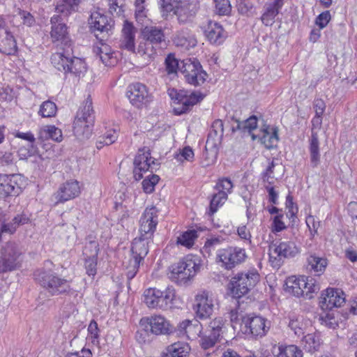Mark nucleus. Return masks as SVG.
<instances>
[{
    "label": "nucleus",
    "instance_id": "obj_1",
    "mask_svg": "<svg viewBox=\"0 0 357 357\" xmlns=\"http://www.w3.org/2000/svg\"><path fill=\"white\" fill-rule=\"evenodd\" d=\"M201 259L195 255H187L169 267V279L178 284L187 283L200 271Z\"/></svg>",
    "mask_w": 357,
    "mask_h": 357
},
{
    "label": "nucleus",
    "instance_id": "obj_2",
    "mask_svg": "<svg viewBox=\"0 0 357 357\" xmlns=\"http://www.w3.org/2000/svg\"><path fill=\"white\" fill-rule=\"evenodd\" d=\"M162 15H167L172 11L177 16L179 23L190 22L199 10V3L190 0H160Z\"/></svg>",
    "mask_w": 357,
    "mask_h": 357
},
{
    "label": "nucleus",
    "instance_id": "obj_3",
    "mask_svg": "<svg viewBox=\"0 0 357 357\" xmlns=\"http://www.w3.org/2000/svg\"><path fill=\"white\" fill-rule=\"evenodd\" d=\"M260 276L256 271L238 273L229 283V290L234 298H240L249 293L259 281Z\"/></svg>",
    "mask_w": 357,
    "mask_h": 357
},
{
    "label": "nucleus",
    "instance_id": "obj_4",
    "mask_svg": "<svg viewBox=\"0 0 357 357\" xmlns=\"http://www.w3.org/2000/svg\"><path fill=\"white\" fill-rule=\"evenodd\" d=\"M144 302L149 308L167 310L175 298V290L168 287L164 290L150 287L144 290Z\"/></svg>",
    "mask_w": 357,
    "mask_h": 357
},
{
    "label": "nucleus",
    "instance_id": "obj_5",
    "mask_svg": "<svg viewBox=\"0 0 357 357\" xmlns=\"http://www.w3.org/2000/svg\"><path fill=\"white\" fill-rule=\"evenodd\" d=\"M301 248L294 241H280L271 243L268 247L269 263L273 268H278L284 259L297 256Z\"/></svg>",
    "mask_w": 357,
    "mask_h": 357
},
{
    "label": "nucleus",
    "instance_id": "obj_6",
    "mask_svg": "<svg viewBox=\"0 0 357 357\" xmlns=\"http://www.w3.org/2000/svg\"><path fill=\"white\" fill-rule=\"evenodd\" d=\"M218 305L216 296L207 290H201L195 296L192 310L197 319L206 320L213 315Z\"/></svg>",
    "mask_w": 357,
    "mask_h": 357
},
{
    "label": "nucleus",
    "instance_id": "obj_7",
    "mask_svg": "<svg viewBox=\"0 0 357 357\" xmlns=\"http://www.w3.org/2000/svg\"><path fill=\"white\" fill-rule=\"evenodd\" d=\"M246 258L245 249L239 247L228 246L218 249L216 252V262L227 270H231L244 262Z\"/></svg>",
    "mask_w": 357,
    "mask_h": 357
},
{
    "label": "nucleus",
    "instance_id": "obj_8",
    "mask_svg": "<svg viewBox=\"0 0 357 357\" xmlns=\"http://www.w3.org/2000/svg\"><path fill=\"white\" fill-rule=\"evenodd\" d=\"M36 275L40 284L52 295H58L70 290L69 282L54 273L40 271Z\"/></svg>",
    "mask_w": 357,
    "mask_h": 357
},
{
    "label": "nucleus",
    "instance_id": "obj_9",
    "mask_svg": "<svg viewBox=\"0 0 357 357\" xmlns=\"http://www.w3.org/2000/svg\"><path fill=\"white\" fill-rule=\"evenodd\" d=\"M151 238L142 236L135 238L132 243L131 252L132 259L130 260V267L127 273L129 279L133 278L138 271L140 263L149 252L148 244Z\"/></svg>",
    "mask_w": 357,
    "mask_h": 357
},
{
    "label": "nucleus",
    "instance_id": "obj_10",
    "mask_svg": "<svg viewBox=\"0 0 357 357\" xmlns=\"http://www.w3.org/2000/svg\"><path fill=\"white\" fill-rule=\"evenodd\" d=\"M227 331L226 321L222 317H215L211 320L206 331L202 335L201 345L204 349L213 347L220 337L223 336Z\"/></svg>",
    "mask_w": 357,
    "mask_h": 357
},
{
    "label": "nucleus",
    "instance_id": "obj_11",
    "mask_svg": "<svg viewBox=\"0 0 357 357\" xmlns=\"http://www.w3.org/2000/svg\"><path fill=\"white\" fill-rule=\"evenodd\" d=\"M270 326V321L263 317L246 315L243 317V323H241L240 330L245 335L261 337L268 333Z\"/></svg>",
    "mask_w": 357,
    "mask_h": 357
},
{
    "label": "nucleus",
    "instance_id": "obj_12",
    "mask_svg": "<svg viewBox=\"0 0 357 357\" xmlns=\"http://www.w3.org/2000/svg\"><path fill=\"white\" fill-rule=\"evenodd\" d=\"M26 184V178L20 174L0 175V199L19 195Z\"/></svg>",
    "mask_w": 357,
    "mask_h": 357
},
{
    "label": "nucleus",
    "instance_id": "obj_13",
    "mask_svg": "<svg viewBox=\"0 0 357 357\" xmlns=\"http://www.w3.org/2000/svg\"><path fill=\"white\" fill-rule=\"evenodd\" d=\"M50 37L52 43L57 47H66V53L72 50L73 42L70 39L68 26L65 23L60 22V17L54 15L51 18Z\"/></svg>",
    "mask_w": 357,
    "mask_h": 357
},
{
    "label": "nucleus",
    "instance_id": "obj_14",
    "mask_svg": "<svg viewBox=\"0 0 357 357\" xmlns=\"http://www.w3.org/2000/svg\"><path fill=\"white\" fill-rule=\"evenodd\" d=\"M21 248L13 242L7 243L1 250L0 273L15 269L20 264Z\"/></svg>",
    "mask_w": 357,
    "mask_h": 357
},
{
    "label": "nucleus",
    "instance_id": "obj_15",
    "mask_svg": "<svg viewBox=\"0 0 357 357\" xmlns=\"http://www.w3.org/2000/svg\"><path fill=\"white\" fill-rule=\"evenodd\" d=\"M181 63L180 71L188 84L197 86L205 82L208 75L198 61L186 59L182 61Z\"/></svg>",
    "mask_w": 357,
    "mask_h": 357
},
{
    "label": "nucleus",
    "instance_id": "obj_16",
    "mask_svg": "<svg viewBox=\"0 0 357 357\" xmlns=\"http://www.w3.org/2000/svg\"><path fill=\"white\" fill-rule=\"evenodd\" d=\"M82 192L79 182L75 179H70L60 185L53 197L55 204H63L78 197Z\"/></svg>",
    "mask_w": 357,
    "mask_h": 357
},
{
    "label": "nucleus",
    "instance_id": "obj_17",
    "mask_svg": "<svg viewBox=\"0 0 357 357\" xmlns=\"http://www.w3.org/2000/svg\"><path fill=\"white\" fill-rule=\"evenodd\" d=\"M320 306L323 310L340 307L346 302L344 292L338 288L328 287L321 292Z\"/></svg>",
    "mask_w": 357,
    "mask_h": 357
},
{
    "label": "nucleus",
    "instance_id": "obj_18",
    "mask_svg": "<svg viewBox=\"0 0 357 357\" xmlns=\"http://www.w3.org/2000/svg\"><path fill=\"white\" fill-rule=\"evenodd\" d=\"M158 210L152 206L146 208L139 220V234L142 236L151 238L158 222Z\"/></svg>",
    "mask_w": 357,
    "mask_h": 357
},
{
    "label": "nucleus",
    "instance_id": "obj_19",
    "mask_svg": "<svg viewBox=\"0 0 357 357\" xmlns=\"http://www.w3.org/2000/svg\"><path fill=\"white\" fill-rule=\"evenodd\" d=\"M146 330L154 335H169L174 331V326L165 317L152 315L143 320Z\"/></svg>",
    "mask_w": 357,
    "mask_h": 357
},
{
    "label": "nucleus",
    "instance_id": "obj_20",
    "mask_svg": "<svg viewBox=\"0 0 357 357\" xmlns=\"http://www.w3.org/2000/svg\"><path fill=\"white\" fill-rule=\"evenodd\" d=\"M252 140L259 139L267 149L276 148L279 141L278 129L264 124L259 130L257 135L252 134Z\"/></svg>",
    "mask_w": 357,
    "mask_h": 357
},
{
    "label": "nucleus",
    "instance_id": "obj_21",
    "mask_svg": "<svg viewBox=\"0 0 357 357\" xmlns=\"http://www.w3.org/2000/svg\"><path fill=\"white\" fill-rule=\"evenodd\" d=\"M224 132L223 122L220 119H216L211 126L206 142V150L210 151L211 154H217V150L221 144Z\"/></svg>",
    "mask_w": 357,
    "mask_h": 357
},
{
    "label": "nucleus",
    "instance_id": "obj_22",
    "mask_svg": "<svg viewBox=\"0 0 357 357\" xmlns=\"http://www.w3.org/2000/svg\"><path fill=\"white\" fill-rule=\"evenodd\" d=\"M128 97L131 104L140 108L151 101V96L145 85L135 83L130 86Z\"/></svg>",
    "mask_w": 357,
    "mask_h": 357
},
{
    "label": "nucleus",
    "instance_id": "obj_23",
    "mask_svg": "<svg viewBox=\"0 0 357 357\" xmlns=\"http://www.w3.org/2000/svg\"><path fill=\"white\" fill-rule=\"evenodd\" d=\"M160 161L155 158H135L133 165V177L135 181H139L142 178L143 174L148 171L153 172L156 170Z\"/></svg>",
    "mask_w": 357,
    "mask_h": 357
},
{
    "label": "nucleus",
    "instance_id": "obj_24",
    "mask_svg": "<svg viewBox=\"0 0 357 357\" xmlns=\"http://www.w3.org/2000/svg\"><path fill=\"white\" fill-rule=\"evenodd\" d=\"M137 29L132 23L126 20L124 21L121 30V38L119 47L121 49L135 52V34Z\"/></svg>",
    "mask_w": 357,
    "mask_h": 357
},
{
    "label": "nucleus",
    "instance_id": "obj_25",
    "mask_svg": "<svg viewBox=\"0 0 357 357\" xmlns=\"http://www.w3.org/2000/svg\"><path fill=\"white\" fill-rule=\"evenodd\" d=\"M199 319L191 321L185 319L181 321L177 326V331L180 336H186L188 338H195L203 334L202 325L198 321Z\"/></svg>",
    "mask_w": 357,
    "mask_h": 357
},
{
    "label": "nucleus",
    "instance_id": "obj_26",
    "mask_svg": "<svg viewBox=\"0 0 357 357\" xmlns=\"http://www.w3.org/2000/svg\"><path fill=\"white\" fill-rule=\"evenodd\" d=\"M98 250V245L94 242H90L84 250V254L87 257L85 259V268L89 276H94L96 274Z\"/></svg>",
    "mask_w": 357,
    "mask_h": 357
},
{
    "label": "nucleus",
    "instance_id": "obj_27",
    "mask_svg": "<svg viewBox=\"0 0 357 357\" xmlns=\"http://www.w3.org/2000/svg\"><path fill=\"white\" fill-rule=\"evenodd\" d=\"M140 35L142 39L148 40L158 47L165 41L164 30L159 26H145L141 29Z\"/></svg>",
    "mask_w": 357,
    "mask_h": 357
},
{
    "label": "nucleus",
    "instance_id": "obj_28",
    "mask_svg": "<svg viewBox=\"0 0 357 357\" xmlns=\"http://www.w3.org/2000/svg\"><path fill=\"white\" fill-rule=\"evenodd\" d=\"M289 327L296 336L301 337L305 333L310 332L312 326L311 321L303 316H292L289 322Z\"/></svg>",
    "mask_w": 357,
    "mask_h": 357
},
{
    "label": "nucleus",
    "instance_id": "obj_29",
    "mask_svg": "<svg viewBox=\"0 0 357 357\" xmlns=\"http://www.w3.org/2000/svg\"><path fill=\"white\" fill-rule=\"evenodd\" d=\"M60 49L61 51H58L52 55L51 61L57 70L66 73L68 70H69L68 66L73 59L70 57L72 50L68 53H66V47H61Z\"/></svg>",
    "mask_w": 357,
    "mask_h": 357
},
{
    "label": "nucleus",
    "instance_id": "obj_30",
    "mask_svg": "<svg viewBox=\"0 0 357 357\" xmlns=\"http://www.w3.org/2000/svg\"><path fill=\"white\" fill-rule=\"evenodd\" d=\"M273 357H303L302 350L294 344H273L271 347Z\"/></svg>",
    "mask_w": 357,
    "mask_h": 357
},
{
    "label": "nucleus",
    "instance_id": "obj_31",
    "mask_svg": "<svg viewBox=\"0 0 357 357\" xmlns=\"http://www.w3.org/2000/svg\"><path fill=\"white\" fill-rule=\"evenodd\" d=\"M30 222V218L25 213H22L15 215L12 221L8 223L0 222V241L1 240V234L8 233L14 234L17 227L20 225L28 224Z\"/></svg>",
    "mask_w": 357,
    "mask_h": 357
},
{
    "label": "nucleus",
    "instance_id": "obj_32",
    "mask_svg": "<svg viewBox=\"0 0 357 357\" xmlns=\"http://www.w3.org/2000/svg\"><path fill=\"white\" fill-rule=\"evenodd\" d=\"M190 347L184 342H176L167 346L162 354V357H187Z\"/></svg>",
    "mask_w": 357,
    "mask_h": 357
},
{
    "label": "nucleus",
    "instance_id": "obj_33",
    "mask_svg": "<svg viewBox=\"0 0 357 357\" xmlns=\"http://www.w3.org/2000/svg\"><path fill=\"white\" fill-rule=\"evenodd\" d=\"M17 50L15 37L9 31H4L0 34V52L7 54H14Z\"/></svg>",
    "mask_w": 357,
    "mask_h": 357
},
{
    "label": "nucleus",
    "instance_id": "obj_34",
    "mask_svg": "<svg viewBox=\"0 0 357 357\" xmlns=\"http://www.w3.org/2000/svg\"><path fill=\"white\" fill-rule=\"evenodd\" d=\"M89 24L91 27L101 33L108 32L112 28L111 20L100 13L99 11H94L91 13Z\"/></svg>",
    "mask_w": 357,
    "mask_h": 357
},
{
    "label": "nucleus",
    "instance_id": "obj_35",
    "mask_svg": "<svg viewBox=\"0 0 357 357\" xmlns=\"http://www.w3.org/2000/svg\"><path fill=\"white\" fill-rule=\"evenodd\" d=\"M205 33L208 40L214 44L222 43L226 37L225 31L222 26L215 22H209Z\"/></svg>",
    "mask_w": 357,
    "mask_h": 357
},
{
    "label": "nucleus",
    "instance_id": "obj_36",
    "mask_svg": "<svg viewBox=\"0 0 357 357\" xmlns=\"http://www.w3.org/2000/svg\"><path fill=\"white\" fill-rule=\"evenodd\" d=\"M94 123L89 124L87 120L75 118L74 134L79 139H88L92 134Z\"/></svg>",
    "mask_w": 357,
    "mask_h": 357
},
{
    "label": "nucleus",
    "instance_id": "obj_37",
    "mask_svg": "<svg viewBox=\"0 0 357 357\" xmlns=\"http://www.w3.org/2000/svg\"><path fill=\"white\" fill-rule=\"evenodd\" d=\"M283 5L282 0H274L267 5L266 11L261 16V21L266 26H271L274 22L275 17Z\"/></svg>",
    "mask_w": 357,
    "mask_h": 357
},
{
    "label": "nucleus",
    "instance_id": "obj_38",
    "mask_svg": "<svg viewBox=\"0 0 357 357\" xmlns=\"http://www.w3.org/2000/svg\"><path fill=\"white\" fill-rule=\"evenodd\" d=\"M204 95L199 91L192 92L190 95L180 100L182 108L175 107L174 111L177 114L186 112L192 106L196 105L203 100Z\"/></svg>",
    "mask_w": 357,
    "mask_h": 357
},
{
    "label": "nucleus",
    "instance_id": "obj_39",
    "mask_svg": "<svg viewBox=\"0 0 357 357\" xmlns=\"http://www.w3.org/2000/svg\"><path fill=\"white\" fill-rule=\"evenodd\" d=\"M94 52L98 54L100 59L105 66H114L116 63V58L114 56V52L111 47L106 44H100V46L94 48Z\"/></svg>",
    "mask_w": 357,
    "mask_h": 357
},
{
    "label": "nucleus",
    "instance_id": "obj_40",
    "mask_svg": "<svg viewBox=\"0 0 357 357\" xmlns=\"http://www.w3.org/2000/svg\"><path fill=\"white\" fill-rule=\"evenodd\" d=\"M159 47L155 44H152L148 40H143L139 42L137 51L135 53L144 56L148 61L152 60L153 56L156 54V50Z\"/></svg>",
    "mask_w": 357,
    "mask_h": 357
},
{
    "label": "nucleus",
    "instance_id": "obj_41",
    "mask_svg": "<svg viewBox=\"0 0 357 357\" xmlns=\"http://www.w3.org/2000/svg\"><path fill=\"white\" fill-rule=\"evenodd\" d=\"M302 345L309 352L319 350L321 342L319 333H309L304 335L301 340Z\"/></svg>",
    "mask_w": 357,
    "mask_h": 357
},
{
    "label": "nucleus",
    "instance_id": "obj_42",
    "mask_svg": "<svg viewBox=\"0 0 357 357\" xmlns=\"http://www.w3.org/2000/svg\"><path fill=\"white\" fill-rule=\"evenodd\" d=\"M302 276H290L287 278L284 284V290L287 293L296 297L303 296V290L301 289Z\"/></svg>",
    "mask_w": 357,
    "mask_h": 357
},
{
    "label": "nucleus",
    "instance_id": "obj_43",
    "mask_svg": "<svg viewBox=\"0 0 357 357\" xmlns=\"http://www.w3.org/2000/svg\"><path fill=\"white\" fill-rule=\"evenodd\" d=\"M81 0H58L56 5V11L64 15H68L77 10Z\"/></svg>",
    "mask_w": 357,
    "mask_h": 357
},
{
    "label": "nucleus",
    "instance_id": "obj_44",
    "mask_svg": "<svg viewBox=\"0 0 357 357\" xmlns=\"http://www.w3.org/2000/svg\"><path fill=\"white\" fill-rule=\"evenodd\" d=\"M301 289L303 290V296H306L311 298V294L319 289V285L317 280L312 277L302 275Z\"/></svg>",
    "mask_w": 357,
    "mask_h": 357
},
{
    "label": "nucleus",
    "instance_id": "obj_45",
    "mask_svg": "<svg viewBox=\"0 0 357 357\" xmlns=\"http://www.w3.org/2000/svg\"><path fill=\"white\" fill-rule=\"evenodd\" d=\"M197 236L195 229L185 231L177 237L176 244L189 249L193 246Z\"/></svg>",
    "mask_w": 357,
    "mask_h": 357
},
{
    "label": "nucleus",
    "instance_id": "obj_46",
    "mask_svg": "<svg viewBox=\"0 0 357 357\" xmlns=\"http://www.w3.org/2000/svg\"><path fill=\"white\" fill-rule=\"evenodd\" d=\"M76 118L87 120L89 124L94 123L95 116L91 100L89 98L86 99L84 105L77 112Z\"/></svg>",
    "mask_w": 357,
    "mask_h": 357
},
{
    "label": "nucleus",
    "instance_id": "obj_47",
    "mask_svg": "<svg viewBox=\"0 0 357 357\" xmlns=\"http://www.w3.org/2000/svg\"><path fill=\"white\" fill-rule=\"evenodd\" d=\"M307 263L310 269L318 275L323 273L327 266L326 259L315 255H310L307 259Z\"/></svg>",
    "mask_w": 357,
    "mask_h": 357
},
{
    "label": "nucleus",
    "instance_id": "obj_48",
    "mask_svg": "<svg viewBox=\"0 0 357 357\" xmlns=\"http://www.w3.org/2000/svg\"><path fill=\"white\" fill-rule=\"evenodd\" d=\"M68 68V73L74 74L77 77L84 75L86 71V66L84 61L77 57H73Z\"/></svg>",
    "mask_w": 357,
    "mask_h": 357
},
{
    "label": "nucleus",
    "instance_id": "obj_49",
    "mask_svg": "<svg viewBox=\"0 0 357 357\" xmlns=\"http://www.w3.org/2000/svg\"><path fill=\"white\" fill-rule=\"evenodd\" d=\"M117 137L118 135L114 130L108 131L105 135L99 137L96 142V149L100 150L104 146H108L113 144Z\"/></svg>",
    "mask_w": 357,
    "mask_h": 357
},
{
    "label": "nucleus",
    "instance_id": "obj_50",
    "mask_svg": "<svg viewBox=\"0 0 357 357\" xmlns=\"http://www.w3.org/2000/svg\"><path fill=\"white\" fill-rule=\"evenodd\" d=\"M57 112V107L54 102L47 100L42 103L38 112L39 114L44 118L54 116Z\"/></svg>",
    "mask_w": 357,
    "mask_h": 357
},
{
    "label": "nucleus",
    "instance_id": "obj_51",
    "mask_svg": "<svg viewBox=\"0 0 357 357\" xmlns=\"http://www.w3.org/2000/svg\"><path fill=\"white\" fill-rule=\"evenodd\" d=\"M146 0H135V16L136 20L139 23H144L147 17V9L145 5Z\"/></svg>",
    "mask_w": 357,
    "mask_h": 357
},
{
    "label": "nucleus",
    "instance_id": "obj_52",
    "mask_svg": "<svg viewBox=\"0 0 357 357\" xmlns=\"http://www.w3.org/2000/svg\"><path fill=\"white\" fill-rule=\"evenodd\" d=\"M236 121L237 123L236 130H248L250 135L252 134V131L257 126V119L255 116H252L243 121H240L239 120Z\"/></svg>",
    "mask_w": 357,
    "mask_h": 357
},
{
    "label": "nucleus",
    "instance_id": "obj_53",
    "mask_svg": "<svg viewBox=\"0 0 357 357\" xmlns=\"http://www.w3.org/2000/svg\"><path fill=\"white\" fill-rule=\"evenodd\" d=\"M227 197L226 193L219 192L213 195L210 204V210L212 213H215L218 208L226 202Z\"/></svg>",
    "mask_w": 357,
    "mask_h": 357
},
{
    "label": "nucleus",
    "instance_id": "obj_54",
    "mask_svg": "<svg viewBox=\"0 0 357 357\" xmlns=\"http://www.w3.org/2000/svg\"><path fill=\"white\" fill-rule=\"evenodd\" d=\"M160 178L158 175L152 174L144 179L142 185L143 190L146 194L152 193L155 190V186L158 183Z\"/></svg>",
    "mask_w": 357,
    "mask_h": 357
},
{
    "label": "nucleus",
    "instance_id": "obj_55",
    "mask_svg": "<svg viewBox=\"0 0 357 357\" xmlns=\"http://www.w3.org/2000/svg\"><path fill=\"white\" fill-rule=\"evenodd\" d=\"M166 70L168 74L176 73L177 70H180L182 63H179L178 61L175 58L174 55L169 54L165 61Z\"/></svg>",
    "mask_w": 357,
    "mask_h": 357
},
{
    "label": "nucleus",
    "instance_id": "obj_56",
    "mask_svg": "<svg viewBox=\"0 0 357 357\" xmlns=\"http://www.w3.org/2000/svg\"><path fill=\"white\" fill-rule=\"evenodd\" d=\"M87 339L94 345L99 344V328L95 321H91L88 326Z\"/></svg>",
    "mask_w": 357,
    "mask_h": 357
},
{
    "label": "nucleus",
    "instance_id": "obj_57",
    "mask_svg": "<svg viewBox=\"0 0 357 357\" xmlns=\"http://www.w3.org/2000/svg\"><path fill=\"white\" fill-rule=\"evenodd\" d=\"M125 5L126 0H109V11L119 16L123 13Z\"/></svg>",
    "mask_w": 357,
    "mask_h": 357
},
{
    "label": "nucleus",
    "instance_id": "obj_58",
    "mask_svg": "<svg viewBox=\"0 0 357 357\" xmlns=\"http://www.w3.org/2000/svg\"><path fill=\"white\" fill-rule=\"evenodd\" d=\"M43 130L47 135L52 139L56 142H61L63 135L61 130L55 127L54 126H47L44 127Z\"/></svg>",
    "mask_w": 357,
    "mask_h": 357
},
{
    "label": "nucleus",
    "instance_id": "obj_59",
    "mask_svg": "<svg viewBox=\"0 0 357 357\" xmlns=\"http://www.w3.org/2000/svg\"><path fill=\"white\" fill-rule=\"evenodd\" d=\"M233 184L231 180L227 178L219 179L215 185V189L219 192H224L227 195L231 192Z\"/></svg>",
    "mask_w": 357,
    "mask_h": 357
},
{
    "label": "nucleus",
    "instance_id": "obj_60",
    "mask_svg": "<svg viewBox=\"0 0 357 357\" xmlns=\"http://www.w3.org/2000/svg\"><path fill=\"white\" fill-rule=\"evenodd\" d=\"M215 9L220 15H229L231 10L229 0H216L215 1Z\"/></svg>",
    "mask_w": 357,
    "mask_h": 357
},
{
    "label": "nucleus",
    "instance_id": "obj_61",
    "mask_svg": "<svg viewBox=\"0 0 357 357\" xmlns=\"http://www.w3.org/2000/svg\"><path fill=\"white\" fill-rule=\"evenodd\" d=\"M286 208L287 209V216L289 217V219H292V221H294L298 208L294 203L292 197L289 195L287 197Z\"/></svg>",
    "mask_w": 357,
    "mask_h": 357
},
{
    "label": "nucleus",
    "instance_id": "obj_62",
    "mask_svg": "<svg viewBox=\"0 0 357 357\" xmlns=\"http://www.w3.org/2000/svg\"><path fill=\"white\" fill-rule=\"evenodd\" d=\"M306 225L310 230V235L314 237L317 234L318 229L320 227V221L313 215H308L305 220Z\"/></svg>",
    "mask_w": 357,
    "mask_h": 357
},
{
    "label": "nucleus",
    "instance_id": "obj_63",
    "mask_svg": "<svg viewBox=\"0 0 357 357\" xmlns=\"http://www.w3.org/2000/svg\"><path fill=\"white\" fill-rule=\"evenodd\" d=\"M189 33L188 30L178 32L174 38V42L177 46L188 47Z\"/></svg>",
    "mask_w": 357,
    "mask_h": 357
},
{
    "label": "nucleus",
    "instance_id": "obj_64",
    "mask_svg": "<svg viewBox=\"0 0 357 357\" xmlns=\"http://www.w3.org/2000/svg\"><path fill=\"white\" fill-rule=\"evenodd\" d=\"M331 19V13L329 10H326L319 14L317 18L315 23L320 29L325 28Z\"/></svg>",
    "mask_w": 357,
    "mask_h": 357
}]
</instances>
